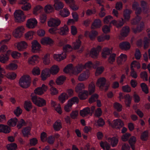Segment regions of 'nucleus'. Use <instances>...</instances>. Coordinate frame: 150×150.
Instances as JSON below:
<instances>
[{
    "instance_id": "1",
    "label": "nucleus",
    "mask_w": 150,
    "mask_h": 150,
    "mask_svg": "<svg viewBox=\"0 0 150 150\" xmlns=\"http://www.w3.org/2000/svg\"><path fill=\"white\" fill-rule=\"evenodd\" d=\"M30 78L29 75H25L22 76L19 81L20 86L23 88H27L30 85Z\"/></svg>"
},
{
    "instance_id": "2",
    "label": "nucleus",
    "mask_w": 150,
    "mask_h": 150,
    "mask_svg": "<svg viewBox=\"0 0 150 150\" xmlns=\"http://www.w3.org/2000/svg\"><path fill=\"white\" fill-rule=\"evenodd\" d=\"M31 99L33 103L38 107H42L46 105V102L45 100L36 96H32Z\"/></svg>"
},
{
    "instance_id": "3",
    "label": "nucleus",
    "mask_w": 150,
    "mask_h": 150,
    "mask_svg": "<svg viewBox=\"0 0 150 150\" xmlns=\"http://www.w3.org/2000/svg\"><path fill=\"white\" fill-rule=\"evenodd\" d=\"M14 15L16 21L18 22H22L24 21L25 19V16L23 11L21 10L16 11Z\"/></svg>"
},
{
    "instance_id": "4",
    "label": "nucleus",
    "mask_w": 150,
    "mask_h": 150,
    "mask_svg": "<svg viewBox=\"0 0 150 150\" xmlns=\"http://www.w3.org/2000/svg\"><path fill=\"white\" fill-rule=\"evenodd\" d=\"M95 109V106H92L91 108L87 107L80 111V115L83 117H84L88 115H92L94 112Z\"/></svg>"
},
{
    "instance_id": "5",
    "label": "nucleus",
    "mask_w": 150,
    "mask_h": 150,
    "mask_svg": "<svg viewBox=\"0 0 150 150\" xmlns=\"http://www.w3.org/2000/svg\"><path fill=\"white\" fill-rule=\"evenodd\" d=\"M24 30L25 29L23 26H19L13 31V35L16 38H20L22 35Z\"/></svg>"
},
{
    "instance_id": "6",
    "label": "nucleus",
    "mask_w": 150,
    "mask_h": 150,
    "mask_svg": "<svg viewBox=\"0 0 150 150\" xmlns=\"http://www.w3.org/2000/svg\"><path fill=\"white\" fill-rule=\"evenodd\" d=\"M61 23V21L58 18H51L48 22V25L50 27H57Z\"/></svg>"
},
{
    "instance_id": "7",
    "label": "nucleus",
    "mask_w": 150,
    "mask_h": 150,
    "mask_svg": "<svg viewBox=\"0 0 150 150\" xmlns=\"http://www.w3.org/2000/svg\"><path fill=\"white\" fill-rule=\"evenodd\" d=\"M32 51L35 53L38 52L41 47L40 44L37 40H34L32 42Z\"/></svg>"
},
{
    "instance_id": "8",
    "label": "nucleus",
    "mask_w": 150,
    "mask_h": 150,
    "mask_svg": "<svg viewBox=\"0 0 150 150\" xmlns=\"http://www.w3.org/2000/svg\"><path fill=\"white\" fill-rule=\"evenodd\" d=\"M47 86L43 84L41 87L37 88L34 91V92L36 94L41 95L47 91Z\"/></svg>"
},
{
    "instance_id": "9",
    "label": "nucleus",
    "mask_w": 150,
    "mask_h": 150,
    "mask_svg": "<svg viewBox=\"0 0 150 150\" xmlns=\"http://www.w3.org/2000/svg\"><path fill=\"white\" fill-rule=\"evenodd\" d=\"M123 125V123L122 121L120 119L114 120L111 124V126L113 128L117 129L121 128Z\"/></svg>"
},
{
    "instance_id": "10",
    "label": "nucleus",
    "mask_w": 150,
    "mask_h": 150,
    "mask_svg": "<svg viewBox=\"0 0 150 150\" xmlns=\"http://www.w3.org/2000/svg\"><path fill=\"white\" fill-rule=\"evenodd\" d=\"M106 81V80L105 78H100L97 81L96 85L100 89H102L105 85Z\"/></svg>"
},
{
    "instance_id": "11",
    "label": "nucleus",
    "mask_w": 150,
    "mask_h": 150,
    "mask_svg": "<svg viewBox=\"0 0 150 150\" xmlns=\"http://www.w3.org/2000/svg\"><path fill=\"white\" fill-rule=\"evenodd\" d=\"M98 32L96 30H92L90 32L86 31L85 33V35L86 37L88 36L91 40H93L97 35Z\"/></svg>"
},
{
    "instance_id": "12",
    "label": "nucleus",
    "mask_w": 150,
    "mask_h": 150,
    "mask_svg": "<svg viewBox=\"0 0 150 150\" xmlns=\"http://www.w3.org/2000/svg\"><path fill=\"white\" fill-rule=\"evenodd\" d=\"M124 23V19L122 18L117 21L115 20H112L110 23V24H112L115 26L117 28H120L122 26Z\"/></svg>"
},
{
    "instance_id": "13",
    "label": "nucleus",
    "mask_w": 150,
    "mask_h": 150,
    "mask_svg": "<svg viewBox=\"0 0 150 150\" xmlns=\"http://www.w3.org/2000/svg\"><path fill=\"white\" fill-rule=\"evenodd\" d=\"M54 6L56 10H59L63 8L64 6L63 3L60 0H54Z\"/></svg>"
},
{
    "instance_id": "14",
    "label": "nucleus",
    "mask_w": 150,
    "mask_h": 150,
    "mask_svg": "<svg viewBox=\"0 0 150 150\" xmlns=\"http://www.w3.org/2000/svg\"><path fill=\"white\" fill-rule=\"evenodd\" d=\"M84 68V67L83 65L78 64L74 68L72 73L75 75H77L80 73Z\"/></svg>"
},
{
    "instance_id": "15",
    "label": "nucleus",
    "mask_w": 150,
    "mask_h": 150,
    "mask_svg": "<svg viewBox=\"0 0 150 150\" xmlns=\"http://www.w3.org/2000/svg\"><path fill=\"white\" fill-rule=\"evenodd\" d=\"M89 71L86 70L81 73L78 77V80L80 81L86 80L89 77Z\"/></svg>"
},
{
    "instance_id": "16",
    "label": "nucleus",
    "mask_w": 150,
    "mask_h": 150,
    "mask_svg": "<svg viewBox=\"0 0 150 150\" xmlns=\"http://www.w3.org/2000/svg\"><path fill=\"white\" fill-rule=\"evenodd\" d=\"M50 74L49 69L46 68L43 70L41 74L42 79L43 81L45 80L50 76Z\"/></svg>"
},
{
    "instance_id": "17",
    "label": "nucleus",
    "mask_w": 150,
    "mask_h": 150,
    "mask_svg": "<svg viewBox=\"0 0 150 150\" xmlns=\"http://www.w3.org/2000/svg\"><path fill=\"white\" fill-rule=\"evenodd\" d=\"M38 59L39 57L38 55H33L28 59V63L30 65H34L38 63Z\"/></svg>"
},
{
    "instance_id": "18",
    "label": "nucleus",
    "mask_w": 150,
    "mask_h": 150,
    "mask_svg": "<svg viewBox=\"0 0 150 150\" xmlns=\"http://www.w3.org/2000/svg\"><path fill=\"white\" fill-rule=\"evenodd\" d=\"M37 23V21L35 18L29 19L27 21L26 25L28 28H34Z\"/></svg>"
},
{
    "instance_id": "19",
    "label": "nucleus",
    "mask_w": 150,
    "mask_h": 150,
    "mask_svg": "<svg viewBox=\"0 0 150 150\" xmlns=\"http://www.w3.org/2000/svg\"><path fill=\"white\" fill-rule=\"evenodd\" d=\"M127 59V56L125 54H122L117 58V62L118 65H121L124 63Z\"/></svg>"
},
{
    "instance_id": "20",
    "label": "nucleus",
    "mask_w": 150,
    "mask_h": 150,
    "mask_svg": "<svg viewBox=\"0 0 150 150\" xmlns=\"http://www.w3.org/2000/svg\"><path fill=\"white\" fill-rule=\"evenodd\" d=\"M11 53V51L8 50L5 54H1L0 56V61L2 63H5L8 59V56Z\"/></svg>"
},
{
    "instance_id": "21",
    "label": "nucleus",
    "mask_w": 150,
    "mask_h": 150,
    "mask_svg": "<svg viewBox=\"0 0 150 150\" xmlns=\"http://www.w3.org/2000/svg\"><path fill=\"white\" fill-rule=\"evenodd\" d=\"M119 47L122 50H127L130 48V44L128 42H122L120 43Z\"/></svg>"
},
{
    "instance_id": "22",
    "label": "nucleus",
    "mask_w": 150,
    "mask_h": 150,
    "mask_svg": "<svg viewBox=\"0 0 150 150\" xmlns=\"http://www.w3.org/2000/svg\"><path fill=\"white\" fill-rule=\"evenodd\" d=\"M40 42L43 45H51L53 43V41L51 38L47 37L42 38L40 40Z\"/></svg>"
},
{
    "instance_id": "23",
    "label": "nucleus",
    "mask_w": 150,
    "mask_h": 150,
    "mask_svg": "<svg viewBox=\"0 0 150 150\" xmlns=\"http://www.w3.org/2000/svg\"><path fill=\"white\" fill-rule=\"evenodd\" d=\"M11 129L7 125H0V132H3L5 133H8L10 132Z\"/></svg>"
},
{
    "instance_id": "24",
    "label": "nucleus",
    "mask_w": 150,
    "mask_h": 150,
    "mask_svg": "<svg viewBox=\"0 0 150 150\" xmlns=\"http://www.w3.org/2000/svg\"><path fill=\"white\" fill-rule=\"evenodd\" d=\"M66 55L65 52H62L60 54H54V59L58 61H60L63 60L66 57Z\"/></svg>"
},
{
    "instance_id": "25",
    "label": "nucleus",
    "mask_w": 150,
    "mask_h": 150,
    "mask_svg": "<svg viewBox=\"0 0 150 150\" xmlns=\"http://www.w3.org/2000/svg\"><path fill=\"white\" fill-rule=\"evenodd\" d=\"M27 46V44L26 42L24 41H22L18 44L17 48L19 51H21L26 48Z\"/></svg>"
},
{
    "instance_id": "26",
    "label": "nucleus",
    "mask_w": 150,
    "mask_h": 150,
    "mask_svg": "<svg viewBox=\"0 0 150 150\" xmlns=\"http://www.w3.org/2000/svg\"><path fill=\"white\" fill-rule=\"evenodd\" d=\"M78 96L80 100H84L86 99L88 95V93L87 91L84 90L82 92L79 93Z\"/></svg>"
},
{
    "instance_id": "27",
    "label": "nucleus",
    "mask_w": 150,
    "mask_h": 150,
    "mask_svg": "<svg viewBox=\"0 0 150 150\" xmlns=\"http://www.w3.org/2000/svg\"><path fill=\"white\" fill-rule=\"evenodd\" d=\"M124 98L125 99V102L126 107H130L132 97L129 94H127L124 96Z\"/></svg>"
},
{
    "instance_id": "28",
    "label": "nucleus",
    "mask_w": 150,
    "mask_h": 150,
    "mask_svg": "<svg viewBox=\"0 0 150 150\" xmlns=\"http://www.w3.org/2000/svg\"><path fill=\"white\" fill-rule=\"evenodd\" d=\"M101 26V21L99 19H96L94 21L93 23L91 28L92 29H95L99 28Z\"/></svg>"
},
{
    "instance_id": "29",
    "label": "nucleus",
    "mask_w": 150,
    "mask_h": 150,
    "mask_svg": "<svg viewBox=\"0 0 150 150\" xmlns=\"http://www.w3.org/2000/svg\"><path fill=\"white\" fill-rule=\"evenodd\" d=\"M108 140L109 142H110L111 144L112 147L116 146L118 142L117 138L115 137L109 138H108Z\"/></svg>"
},
{
    "instance_id": "30",
    "label": "nucleus",
    "mask_w": 150,
    "mask_h": 150,
    "mask_svg": "<svg viewBox=\"0 0 150 150\" xmlns=\"http://www.w3.org/2000/svg\"><path fill=\"white\" fill-rule=\"evenodd\" d=\"M50 73L52 75H55L59 71V68L58 66L54 65L52 66L49 69Z\"/></svg>"
},
{
    "instance_id": "31",
    "label": "nucleus",
    "mask_w": 150,
    "mask_h": 150,
    "mask_svg": "<svg viewBox=\"0 0 150 150\" xmlns=\"http://www.w3.org/2000/svg\"><path fill=\"white\" fill-rule=\"evenodd\" d=\"M136 142V138L134 136L131 137L129 140V143L133 150L135 149L134 145Z\"/></svg>"
},
{
    "instance_id": "32",
    "label": "nucleus",
    "mask_w": 150,
    "mask_h": 150,
    "mask_svg": "<svg viewBox=\"0 0 150 150\" xmlns=\"http://www.w3.org/2000/svg\"><path fill=\"white\" fill-rule=\"evenodd\" d=\"M18 120L16 118H12L7 122V124L10 127H14L16 125Z\"/></svg>"
},
{
    "instance_id": "33",
    "label": "nucleus",
    "mask_w": 150,
    "mask_h": 150,
    "mask_svg": "<svg viewBox=\"0 0 150 150\" xmlns=\"http://www.w3.org/2000/svg\"><path fill=\"white\" fill-rule=\"evenodd\" d=\"M31 130L30 127H25L23 128L22 130L23 135L24 137H28V135L30 134V131Z\"/></svg>"
},
{
    "instance_id": "34",
    "label": "nucleus",
    "mask_w": 150,
    "mask_h": 150,
    "mask_svg": "<svg viewBox=\"0 0 150 150\" xmlns=\"http://www.w3.org/2000/svg\"><path fill=\"white\" fill-rule=\"evenodd\" d=\"M112 53L111 50H110L108 48H105L103 50V51L102 53V57L104 58H106V55H109Z\"/></svg>"
},
{
    "instance_id": "35",
    "label": "nucleus",
    "mask_w": 150,
    "mask_h": 150,
    "mask_svg": "<svg viewBox=\"0 0 150 150\" xmlns=\"http://www.w3.org/2000/svg\"><path fill=\"white\" fill-rule=\"evenodd\" d=\"M66 77L64 76H61L58 77L56 81V82L58 85H61L63 84Z\"/></svg>"
},
{
    "instance_id": "36",
    "label": "nucleus",
    "mask_w": 150,
    "mask_h": 150,
    "mask_svg": "<svg viewBox=\"0 0 150 150\" xmlns=\"http://www.w3.org/2000/svg\"><path fill=\"white\" fill-rule=\"evenodd\" d=\"M59 34L62 35H67L69 32L68 27L66 25H64L60 28Z\"/></svg>"
},
{
    "instance_id": "37",
    "label": "nucleus",
    "mask_w": 150,
    "mask_h": 150,
    "mask_svg": "<svg viewBox=\"0 0 150 150\" xmlns=\"http://www.w3.org/2000/svg\"><path fill=\"white\" fill-rule=\"evenodd\" d=\"M129 31V27L126 26L123 27L121 32V34L123 37L127 36Z\"/></svg>"
},
{
    "instance_id": "38",
    "label": "nucleus",
    "mask_w": 150,
    "mask_h": 150,
    "mask_svg": "<svg viewBox=\"0 0 150 150\" xmlns=\"http://www.w3.org/2000/svg\"><path fill=\"white\" fill-rule=\"evenodd\" d=\"M24 108L27 111H30L32 108L31 102L30 101H25L24 103Z\"/></svg>"
},
{
    "instance_id": "39",
    "label": "nucleus",
    "mask_w": 150,
    "mask_h": 150,
    "mask_svg": "<svg viewBox=\"0 0 150 150\" xmlns=\"http://www.w3.org/2000/svg\"><path fill=\"white\" fill-rule=\"evenodd\" d=\"M84 88L85 86L83 83H79L77 84L75 87V91L76 93H79L80 92H81V90Z\"/></svg>"
},
{
    "instance_id": "40",
    "label": "nucleus",
    "mask_w": 150,
    "mask_h": 150,
    "mask_svg": "<svg viewBox=\"0 0 150 150\" xmlns=\"http://www.w3.org/2000/svg\"><path fill=\"white\" fill-rule=\"evenodd\" d=\"M73 69L72 64H70L64 68V71L66 73H68L71 72L72 73Z\"/></svg>"
},
{
    "instance_id": "41",
    "label": "nucleus",
    "mask_w": 150,
    "mask_h": 150,
    "mask_svg": "<svg viewBox=\"0 0 150 150\" xmlns=\"http://www.w3.org/2000/svg\"><path fill=\"white\" fill-rule=\"evenodd\" d=\"M98 95L96 93L94 94L91 96L89 98L88 102L90 103H93L98 100Z\"/></svg>"
},
{
    "instance_id": "42",
    "label": "nucleus",
    "mask_w": 150,
    "mask_h": 150,
    "mask_svg": "<svg viewBox=\"0 0 150 150\" xmlns=\"http://www.w3.org/2000/svg\"><path fill=\"white\" fill-rule=\"evenodd\" d=\"M53 127L55 131H59L62 128L61 123L57 121H56L53 124Z\"/></svg>"
},
{
    "instance_id": "43",
    "label": "nucleus",
    "mask_w": 150,
    "mask_h": 150,
    "mask_svg": "<svg viewBox=\"0 0 150 150\" xmlns=\"http://www.w3.org/2000/svg\"><path fill=\"white\" fill-rule=\"evenodd\" d=\"M132 11L127 9H126L124 11V17L125 20L128 21L129 19L130 14L131 13Z\"/></svg>"
},
{
    "instance_id": "44",
    "label": "nucleus",
    "mask_w": 150,
    "mask_h": 150,
    "mask_svg": "<svg viewBox=\"0 0 150 150\" xmlns=\"http://www.w3.org/2000/svg\"><path fill=\"white\" fill-rule=\"evenodd\" d=\"M70 14L69 10L66 9L64 8L62 11L59 12V14L62 16L64 17H66L68 16Z\"/></svg>"
},
{
    "instance_id": "45",
    "label": "nucleus",
    "mask_w": 150,
    "mask_h": 150,
    "mask_svg": "<svg viewBox=\"0 0 150 150\" xmlns=\"http://www.w3.org/2000/svg\"><path fill=\"white\" fill-rule=\"evenodd\" d=\"M44 10L46 13H49L53 11L54 8L52 5L50 4H48L45 6Z\"/></svg>"
},
{
    "instance_id": "46",
    "label": "nucleus",
    "mask_w": 150,
    "mask_h": 150,
    "mask_svg": "<svg viewBox=\"0 0 150 150\" xmlns=\"http://www.w3.org/2000/svg\"><path fill=\"white\" fill-rule=\"evenodd\" d=\"M67 95L65 93H62L59 97V100L62 103H63L65 100L67 99Z\"/></svg>"
},
{
    "instance_id": "47",
    "label": "nucleus",
    "mask_w": 150,
    "mask_h": 150,
    "mask_svg": "<svg viewBox=\"0 0 150 150\" xmlns=\"http://www.w3.org/2000/svg\"><path fill=\"white\" fill-rule=\"evenodd\" d=\"M17 65L15 63H10L6 66V69L8 70H15L17 69Z\"/></svg>"
},
{
    "instance_id": "48",
    "label": "nucleus",
    "mask_w": 150,
    "mask_h": 150,
    "mask_svg": "<svg viewBox=\"0 0 150 150\" xmlns=\"http://www.w3.org/2000/svg\"><path fill=\"white\" fill-rule=\"evenodd\" d=\"M148 137V133L147 131H145L143 132L141 136V139L143 141L147 140Z\"/></svg>"
},
{
    "instance_id": "49",
    "label": "nucleus",
    "mask_w": 150,
    "mask_h": 150,
    "mask_svg": "<svg viewBox=\"0 0 150 150\" xmlns=\"http://www.w3.org/2000/svg\"><path fill=\"white\" fill-rule=\"evenodd\" d=\"M80 36L79 37V39L77 40L76 42L73 43L74 48V49H78L81 46V42L79 39Z\"/></svg>"
},
{
    "instance_id": "50",
    "label": "nucleus",
    "mask_w": 150,
    "mask_h": 150,
    "mask_svg": "<svg viewBox=\"0 0 150 150\" xmlns=\"http://www.w3.org/2000/svg\"><path fill=\"white\" fill-rule=\"evenodd\" d=\"M143 26L142 25H138L136 28L132 27V29L134 33L140 32L143 29Z\"/></svg>"
},
{
    "instance_id": "51",
    "label": "nucleus",
    "mask_w": 150,
    "mask_h": 150,
    "mask_svg": "<svg viewBox=\"0 0 150 150\" xmlns=\"http://www.w3.org/2000/svg\"><path fill=\"white\" fill-rule=\"evenodd\" d=\"M95 86L93 82H91L89 85L88 91L90 95L92 94L95 91Z\"/></svg>"
},
{
    "instance_id": "52",
    "label": "nucleus",
    "mask_w": 150,
    "mask_h": 150,
    "mask_svg": "<svg viewBox=\"0 0 150 150\" xmlns=\"http://www.w3.org/2000/svg\"><path fill=\"white\" fill-rule=\"evenodd\" d=\"M98 53L96 51V48H93L91 49L90 53V56L92 58H95L98 55Z\"/></svg>"
},
{
    "instance_id": "53",
    "label": "nucleus",
    "mask_w": 150,
    "mask_h": 150,
    "mask_svg": "<svg viewBox=\"0 0 150 150\" xmlns=\"http://www.w3.org/2000/svg\"><path fill=\"white\" fill-rule=\"evenodd\" d=\"M72 48L71 45L69 44H67L64 46L63 47L64 52L66 53L67 52H69L72 50Z\"/></svg>"
},
{
    "instance_id": "54",
    "label": "nucleus",
    "mask_w": 150,
    "mask_h": 150,
    "mask_svg": "<svg viewBox=\"0 0 150 150\" xmlns=\"http://www.w3.org/2000/svg\"><path fill=\"white\" fill-rule=\"evenodd\" d=\"M6 76L9 79L13 80L16 78V74L14 72H10L7 73Z\"/></svg>"
},
{
    "instance_id": "55",
    "label": "nucleus",
    "mask_w": 150,
    "mask_h": 150,
    "mask_svg": "<svg viewBox=\"0 0 150 150\" xmlns=\"http://www.w3.org/2000/svg\"><path fill=\"white\" fill-rule=\"evenodd\" d=\"M115 57L116 54L115 53L110 54L108 60V62L110 64H112L113 62L115 61Z\"/></svg>"
},
{
    "instance_id": "56",
    "label": "nucleus",
    "mask_w": 150,
    "mask_h": 150,
    "mask_svg": "<svg viewBox=\"0 0 150 150\" xmlns=\"http://www.w3.org/2000/svg\"><path fill=\"white\" fill-rule=\"evenodd\" d=\"M114 108L116 109L118 112H120L122 110V105L119 103L115 102L114 103Z\"/></svg>"
},
{
    "instance_id": "57",
    "label": "nucleus",
    "mask_w": 150,
    "mask_h": 150,
    "mask_svg": "<svg viewBox=\"0 0 150 150\" xmlns=\"http://www.w3.org/2000/svg\"><path fill=\"white\" fill-rule=\"evenodd\" d=\"M34 34V32H33L29 31L25 34V38L27 40L31 39L33 38Z\"/></svg>"
},
{
    "instance_id": "58",
    "label": "nucleus",
    "mask_w": 150,
    "mask_h": 150,
    "mask_svg": "<svg viewBox=\"0 0 150 150\" xmlns=\"http://www.w3.org/2000/svg\"><path fill=\"white\" fill-rule=\"evenodd\" d=\"M6 147L8 150H15L17 148V146L16 144L13 143L8 145Z\"/></svg>"
},
{
    "instance_id": "59",
    "label": "nucleus",
    "mask_w": 150,
    "mask_h": 150,
    "mask_svg": "<svg viewBox=\"0 0 150 150\" xmlns=\"http://www.w3.org/2000/svg\"><path fill=\"white\" fill-rule=\"evenodd\" d=\"M25 125V122L23 119H21L20 121L18 122L17 127L18 129L21 128L23 126Z\"/></svg>"
},
{
    "instance_id": "60",
    "label": "nucleus",
    "mask_w": 150,
    "mask_h": 150,
    "mask_svg": "<svg viewBox=\"0 0 150 150\" xmlns=\"http://www.w3.org/2000/svg\"><path fill=\"white\" fill-rule=\"evenodd\" d=\"M49 56V54H47L43 58V62L45 64H48L50 63Z\"/></svg>"
},
{
    "instance_id": "61",
    "label": "nucleus",
    "mask_w": 150,
    "mask_h": 150,
    "mask_svg": "<svg viewBox=\"0 0 150 150\" xmlns=\"http://www.w3.org/2000/svg\"><path fill=\"white\" fill-rule=\"evenodd\" d=\"M141 86L142 88V90L145 93L147 94L148 93V90L146 85L144 83H141Z\"/></svg>"
},
{
    "instance_id": "62",
    "label": "nucleus",
    "mask_w": 150,
    "mask_h": 150,
    "mask_svg": "<svg viewBox=\"0 0 150 150\" xmlns=\"http://www.w3.org/2000/svg\"><path fill=\"white\" fill-rule=\"evenodd\" d=\"M133 98L134 102L136 103H138L140 101V97L135 92H134L133 95Z\"/></svg>"
},
{
    "instance_id": "63",
    "label": "nucleus",
    "mask_w": 150,
    "mask_h": 150,
    "mask_svg": "<svg viewBox=\"0 0 150 150\" xmlns=\"http://www.w3.org/2000/svg\"><path fill=\"white\" fill-rule=\"evenodd\" d=\"M32 72L33 74L34 75H39L40 74V70L38 67H36L33 69Z\"/></svg>"
},
{
    "instance_id": "64",
    "label": "nucleus",
    "mask_w": 150,
    "mask_h": 150,
    "mask_svg": "<svg viewBox=\"0 0 150 150\" xmlns=\"http://www.w3.org/2000/svg\"><path fill=\"white\" fill-rule=\"evenodd\" d=\"M72 106V104L70 102L68 101L67 104L64 106V109L67 112H69L71 109V107Z\"/></svg>"
}]
</instances>
